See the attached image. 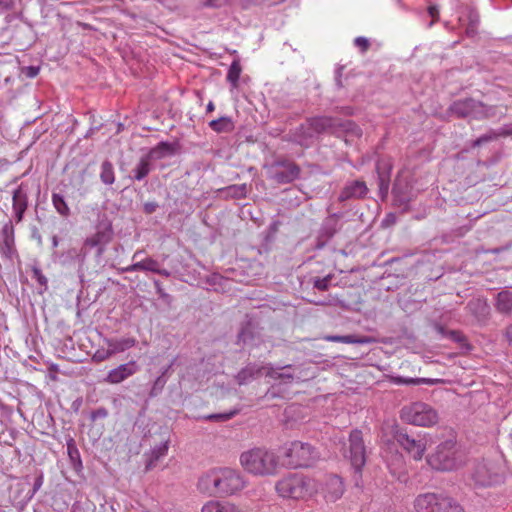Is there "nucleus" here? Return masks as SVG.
I'll return each mask as SVG.
<instances>
[{
  "mask_svg": "<svg viewBox=\"0 0 512 512\" xmlns=\"http://www.w3.org/2000/svg\"><path fill=\"white\" fill-rule=\"evenodd\" d=\"M245 487L242 476L230 468L213 469L198 481V489L206 494L233 495Z\"/></svg>",
  "mask_w": 512,
  "mask_h": 512,
  "instance_id": "nucleus-1",
  "label": "nucleus"
},
{
  "mask_svg": "<svg viewBox=\"0 0 512 512\" xmlns=\"http://www.w3.org/2000/svg\"><path fill=\"white\" fill-rule=\"evenodd\" d=\"M243 469L255 476H272L278 472L279 457L265 447H254L240 455Z\"/></svg>",
  "mask_w": 512,
  "mask_h": 512,
  "instance_id": "nucleus-2",
  "label": "nucleus"
},
{
  "mask_svg": "<svg viewBox=\"0 0 512 512\" xmlns=\"http://www.w3.org/2000/svg\"><path fill=\"white\" fill-rule=\"evenodd\" d=\"M275 490L282 498L307 500L319 492V481L301 474H290L277 481Z\"/></svg>",
  "mask_w": 512,
  "mask_h": 512,
  "instance_id": "nucleus-3",
  "label": "nucleus"
},
{
  "mask_svg": "<svg viewBox=\"0 0 512 512\" xmlns=\"http://www.w3.org/2000/svg\"><path fill=\"white\" fill-rule=\"evenodd\" d=\"M400 418L407 424L419 427H432L439 422L438 411L430 404L420 401L404 406L400 411Z\"/></svg>",
  "mask_w": 512,
  "mask_h": 512,
  "instance_id": "nucleus-4",
  "label": "nucleus"
},
{
  "mask_svg": "<svg viewBox=\"0 0 512 512\" xmlns=\"http://www.w3.org/2000/svg\"><path fill=\"white\" fill-rule=\"evenodd\" d=\"M416 512H465L454 499L435 493L420 494L414 501Z\"/></svg>",
  "mask_w": 512,
  "mask_h": 512,
  "instance_id": "nucleus-5",
  "label": "nucleus"
},
{
  "mask_svg": "<svg viewBox=\"0 0 512 512\" xmlns=\"http://www.w3.org/2000/svg\"><path fill=\"white\" fill-rule=\"evenodd\" d=\"M318 458V453L308 443L294 441L283 452V465L289 468L307 467Z\"/></svg>",
  "mask_w": 512,
  "mask_h": 512,
  "instance_id": "nucleus-6",
  "label": "nucleus"
},
{
  "mask_svg": "<svg viewBox=\"0 0 512 512\" xmlns=\"http://www.w3.org/2000/svg\"><path fill=\"white\" fill-rule=\"evenodd\" d=\"M457 454L456 442L450 439L439 444L427 461L436 470L450 471L459 465Z\"/></svg>",
  "mask_w": 512,
  "mask_h": 512,
  "instance_id": "nucleus-7",
  "label": "nucleus"
},
{
  "mask_svg": "<svg viewBox=\"0 0 512 512\" xmlns=\"http://www.w3.org/2000/svg\"><path fill=\"white\" fill-rule=\"evenodd\" d=\"M398 445L414 460H422L427 449L426 435H418L417 438L410 436L407 432L399 430L395 434Z\"/></svg>",
  "mask_w": 512,
  "mask_h": 512,
  "instance_id": "nucleus-8",
  "label": "nucleus"
},
{
  "mask_svg": "<svg viewBox=\"0 0 512 512\" xmlns=\"http://www.w3.org/2000/svg\"><path fill=\"white\" fill-rule=\"evenodd\" d=\"M349 460L357 472H361L366 463V449L362 432L354 429L349 435Z\"/></svg>",
  "mask_w": 512,
  "mask_h": 512,
  "instance_id": "nucleus-9",
  "label": "nucleus"
},
{
  "mask_svg": "<svg viewBox=\"0 0 512 512\" xmlns=\"http://www.w3.org/2000/svg\"><path fill=\"white\" fill-rule=\"evenodd\" d=\"M321 493L326 502H335L340 499L344 493V484L337 475H329L325 480L319 483Z\"/></svg>",
  "mask_w": 512,
  "mask_h": 512,
  "instance_id": "nucleus-10",
  "label": "nucleus"
},
{
  "mask_svg": "<svg viewBox=\"0 0 512 512\" xmlns=\"http://www.w3.org/2000/svg\"><path fill=\"white\" fill-rule=\"evenodd\" d=\"M139 370L136 361L132 360L127 363L118 365L111 369L106 375L104 381L108 384H120L129 377L133 376Z\"/></svg>",
  "mask_w": 512,
  "mask_h": 512,
  "instance_id": "nucleus-11",
  "label": "nucleus"
},
{
  "mask_svg": "<svg viewBox=\"0 0 512 512\" xmlns=\"http://www.w3.org/2000/svg\"><path fill=\"white\" fill-rule=\"evenodd\" d=\"M113 230L110 222H100L97 225V231L92 236L88 237L84 246L87 247H98L100 246L99 253H102L103 246L108 244L112 240Z\"/></svg>",
  "mask_w": 512,
  "mask_h": 512,
  "instance_id": "nucleus-12",
  "label": "nucleus"
},
{
  "mask_svg": "<svg viewBox=\"0 0 512 512\" xmlns=\"http://www.w3.org/2000/svg\"><path fill=\"white\" fill-rule=\"evenodd\" d=\"M481 108V103L473 99H464L454 102L451 106V111L458 117H477L478 110Z\"/></svg>",
  "mask_w": 512,
  "mask_h": 512,
  "instance_id": "nucleus-13",
  "label": "nucleus"
},
{
  "mask_svg": "<svg viewBox=\"0 0 512 512\" xmlns=\"http://www.w3.org/2000/svg\"><path fill=\"white\" fill-rule=\"evenodd\" d=\"M125 271L127 272H135V271H150L153 273H157L159 275L168 277L170 275V272L166 269H161L159 263L152 259V258H146L142 261L136 262L127 268H125Z\"/></svg>",
  "mask_w": 512,
  "mask_h": 512,
  "instance_id": "nucleus-14",
  "label": "nucleus"
},
{
  "mask_svg": "<svg viewBox=\"0 0 512 512\" xmlns=\"http://www.w3.org/2000/svg\"><path fill=\"white\" fill-rule=\"evenodd\" d=\"M201 512H242L239 505L227 500H210L206 502Z\"/></svg>",
  "mask_w": 512,
  "mask_h": 512,
  "instance_id": "nucleus-15",
  "label": "nucleus"
},
{
  "mask_svg": "<svg viewBox=\"0 0 512 512\" xmlns=\"http://www.w3.org/2000/svg\"><path fill=\"white\" fill-rule=\"evenodd\" d=\"M13 210L15 213L16 222H21L23 218V214L28 206V197L27 193L23 190L22 185H20L13 193Z\"/></svg>",
  "mask_w": 512,
  "mask_h": 512,
  "instance_id": "nucleus-16",
  "label": "nucleus"
},
{
  "mask_svg": "<svg viewBox=\"0 0 512 512\" xmlns=\"http://www.w3.org/2000/svg\"><path fill=\"white\" fill-rule=\"evenodd\" d=\"M333 126V119L326 116L312 117L304 123V129H312L317 135L330 130Z\"/></svg>",
  "mask_w": 512,
  "mask_h": 512,
  "instance_id": "nucleus-17",
  "label": "nucleus"
},
{
  "mask_svg": "<svg viewBox=\"0 0 512 512\" xmlns=\"http://www.w3.org/2000/svg\"><path fill=\"white\" fill-rule=\"evenodd\" d=\"M103 343L105 346H108V349L113 356L117 353L124 352L134 347L136 344V339L132 337L121 339L106 338L104 339Z\"/></svg>",
  "mask_w": 512,
  "mask_h": 512,
  "instance_id": "nucleus-18",
  "label": "nucleus"
},
{
  "mask_svg": "<svg viewBox=\"0 0 512 512\" xmlns=\"http://www.w3.org/2000/svg\"><path fill=\"white\" fill-rule=\"evenodd\" d=\"M300 173L299 167L294 163H287L276 171L274 179L278 183H290L295 180Z\"/></svg>",
  "mask_w": 512,
  "mask_h": 512,
  "instance_id": "nucleus-19",
  "label": "nucleus"
},
{
  "mask_svg": "<svg viewBox=\"0 0 512 512\" xmlns=\"http://www.w3.org/2000/svg\"><path fill=\"white\" fill-rule=\"evenodd\" d=\"M368 189L363 181H354L346 186L340 194V200L344 201L349 198H361L366 195Z\"/></svg>",
  "mask_w": 512,
  "mask_h": 512,
  "instance_id": "nucleus-20",
  "label": "nucleus"
},
{
  "mask_svg": "<svg viewBox=\"0 0 512 512\" xmlns=\"http://www.w3.org/2000/svg\"><path fill=\"white\" fill-rule=\"evenodd\" d=\"M323 340L328 342H339L345 344H369L374 342V339L372 337L359 335H327L323 337Z\"/></svg>",
  "mask_w": 512,
  "mask_h": 512,
  "instance_id": "nucleus-21",
  "label": "nucleus"
},
{
  "mask_svg": "<svg viewBox=\"0 0 512 512\" xmlns=\"http://www.w3.org/2000/svg\"><path fill=\"white\" fill-rule=\"evenodd\" d=\"M496 308L501 313L512 311V293L509 291L499 292L497 295Z\"/></svg>",
  "mask_w": 512,
  "mask_h": 512,
  "instance_id": "nucleus-22",
  "label": "nucleus"
},
{
  "mask_svg": "<svg viewBox=\"0 0 512 512\" xmlns=\"http://www.w3.org/2000/svg\"><path fill=\"white\" fill-rule=\"evenodd\" d=\"M316 136L317 133H314L312 129H304V123L300 125L296 132L297 141L301 146H310Z\"/></svg>",
  "mask_w": 512,
  "mask_h": 512,
  "instance_id": "nucleus-23",
  "label": "nucleus"
},
{
  "mask_svg": "<svg viewBox=\"0 0 512 512\" xmlns=\"http://www.w3.org/2000/svg\"><path fill=\"white\" fill-rule=\"evenodd\" d=\"M209 126L217 133L230 132L234 129L233 121L229 117H220L219 119L212 120Z\"/></svg>",
  "mask_w": 512,
  "mask_h": 512,
  "instance_id": "nucleus-24",
  "label": "nucleus"
},
{
  "mask_svg": "<svg viewBox=\"0 0 512 512\" xmlns=\"http://www.w3.org/2000/svg\"><path fill=\"white\" fill-rule=\"evenodd\" d=\"M101 181L106 185H112L115 182V174L112 163L104 161L101 165Z\"/></svg>",
  "mask_w": 512,
  "mask_h": 512,
  "instance_id": "nucleus-25",
  "label": "nucleus"
},
{
  "mask_svg": "<svg viewBox=\"0 0 512 512\" xmlns=\"http://www.w3.org/2000/svg\"><path fill=\"white\" fill-rule=\"evenodd\" d=\"M150 172V159L143 157L140 159L138 165L134 169V178L138 181L145 178Z\"/></svg>",
  "mask_w": 512,
  "mask_h": 512,
  "instance_id": "nucleus-26",
  "label": "nucleus"
},
{
  "mask_svg": "<svg viewBox=\"0 0 512 512\" xmlns=\"http://www.w3.org/2000/svg\"><path fill=\"white\" fill-rule=\"evenodd\" d=\"M167 451H168V442L167 441H165L161 445L155 447L151 452L150 459L147 463V468L150 469V468L154 467L155 462H157L160 458L165 456L167 454Z\"/></svg>",
  "mask_w": 512,
  "mask_h": 512,
  "instance_id": "nucleus-27",
  "label": "nucleus"
},
{
  "mask_svg": "<svg viewBox=\"0 0 512 512\" xmlns=\"http://www.w3.org/2000/svg\"><path fill=\"white\" fill-rule=\"evenodd\" d=\"M52 203L56 211L64 216L67 217L70 214V208L68 207L66 201L64 200L63 196L57 193L52 194Z\"/></svg>",
  "mask_w": 512,
  "mask_h": 512,
  "instance_id": "nucleus-28",
  "label": "nucleus"
},
{
  "mask_svg": "<svg viewBox=\"0 0 512 512\" xmlns=\"http://www.w3.org/2000/svg\"><path fill=\"white\" fill-rule=\"evenodd\" d=\"M442 380L440 379H429V378H402V377H397L394 382L396 384H407V385H419V384H428V385H433V384H436V383H439L441 382Z\"/></svg>",
  "mask_w": 512,
  "mask_h": 512,
  "instance_id": "nucleus-29",
  "label": "nucleus"
},
{
  "mask_svg": "<svg viewBox=\"0 0 512 512\" xmlns=\"http://www.w3.org/2000/svg\"><path fill=\"white\" fill-rule=\"evenodd\" d=\"M241 71L242 69L239 61H233L227 73V80L232 84L234 88L238 86Z\"/></svg>",
  "mask_w": 512,
  "mask_h": 512,
  "instance_id": "nucleus-30",
  "label": "nucleus"
},
{
  "mask_svg": "<svg viewBox=\"0 0 512 512\" xmlns=\"http://www.w3.org/2000/svg\"><path fill=\"white\" fill-rule=\"evenodd\" d=\"M111 357L112 355L108 349V346L103 345L95 351V353L92 356V360L96 363H101L103 361L108 360Z\"/></svg>",
  "mask_w": 512,
  "mask_h": 512,
  "instance_id": "nucleus-31",
  "label": "nucleus"
},
{
  "mask_svg": "<svg viewBox=\"0 0 512 512\" xmlns=\"http://www.w3.org/2000/svg\"><path fill=\"white\" fill-rule=\"evenodd\" d=\"M259 372L260 369L255 370L253 367H246L245 369L241 370L238 374L239 383L245 382L248 378L253 377L255 373Z\"/></svg>",
  "mask_w": 512,
  "mask_h": 512,
  "instance_id": "nucleus-32",
  "label": "nucleus"
},
{
  "mask_svg": "<svg viewBox=\"0 0 512 512\" xmlns=\"http://www.w3.org/2000/svg\"><path fill=\"white\" fill-rule=\"evenodd\" d=\"M354 45L359 48L361 52H366L370 47V42L367 38L359 36L354 39Z\"/></svg>",
  "mask_w": 512,
  "mask_h": 512,
  "instance_id": "nucleus-33",
  "label": "nucleus"
},
{
  "mask_svg": "<svg viewBox=\"0 0 512 512\" xmlns=\"http://www.w3.org/2000/svg\"><path fill=\"white\" fill-rule=\"evenodd\" d=\"M236 414V411H231L229 413H221V414H211L207 416V419L214 421H226L231 419Z\"/></svg>",
  "mask_w": 512,
  "mask_h": 512,
  "instance_id": "nucleus-34",
  "label": "nucleus"
},
{
  "mask_svg": "<svg viewBox=\"0 0 512 512\" xmlns=\"http://www.w3.org/2000/svg\"><path fill=\"white\" fill-rule=\"evenodd\" d=\"M330 279H331L330 276L325 277V278H317L314 281V287L319 290L325 291L328 289Z\"/></svg>",
  "mask_w": 512,
  "mask_h": 512,
  "instance_id": "nucleus-35",
  "label": "nucleus"
},
{
  "mask_svg": "<svg viewBox=\"0 0 512 512\" xmlns=\"http://www.w3.org/2000/svg\"><path fill=\"white\" fill-rule=\"evenodd\" d=\"M428 14L432 18V21L430 22L429 26H433L435 22L439 20V9L436 5H430L428 7Z\"/></svg>",
  "mask_w": 512,
  "mask_h": 512,
  "instance_id": "nucleus-36",
  "label": "nucleus"
},
{
  "mask_svg": "<svg viewBox=\"0 0 512 512\" xmlns=\"http://www.w3.org/2000/svg\"><path fill=\"white\" fill-rule=\"evenodd\" d=\"M448 336L458 343H462L465 341L464 335L458 331H450Z\"/></svg>",
  "mask_w": 512,
  "mask_h": 512,
  "instance_id": "nucleus-37",
  "label": "nucleus"
},
{
  "mask_svg": "<svg viewBox=\"0 0 512 512\" xmlns=\"http://www.w3.org/2000/svg\"><path fill=\"white\" fill-rule=\"evenodd\" d=\"M157 204L154 202H148L144 205V212L147 214H151L156 210Z\"/></svg>",
  "mask_w": 512,
  "mask_h": 512,
  "instance_id": "nucleus-38",
  "label": "nucleus"
},
{
  "mask_svg": "<svg viewBox=\"0 0 512 512\" xmlns=\"http://www.w3.org/2000/svg\"><path fill=\"white\" fill-rule=\"evenodd\" d=\"M279 380L290 382L293 379V376L291 374L286 373H279Z\"/></svg>",
  "mask_w": 512,
  "mask_h": 512,
  "instance_id": "nucleus-39",
  "label": "nucleus"
},
{
  "mask_svg": "<svg viewBox=\"0 0 512 512\" xmlns=\"http://www.w3.org/2000/svg\"><path fill=\"white\" fill-rule=\"evenodd\" d=\"M277 374H279V372L274 369H270L267 372V376H269L272 379L279 380V375H277Z\"/></svg>",
  "mask_w": 512,
  "mask_h": 512,
  "instance_id": "nucleus-40",
  "label": "nucleus"
},
{
  "mask_svg": "<svg viewBox=\"0 0 512 512\" xmlns=\"http://www.w3.org/2000/svg\"><path fill=\"white\" fill-rule=\"evenodd\" d=\"M489 137H480L474 142V146H479L482 142L488 141Z\"/></svg>",
  "mask_w": 512,
  "mask_h": 512,
  "instance_id": "nucleus-41",
  "label": "nucleus"
},
{
  "mask_svg": "<svg viewBox=\"0 0 512 512\" xmlns=\"http://www.w3.org/2000/svg\"><path fill=\"white\" fill-rule=\"evenodd\" d=\"M506 337L508 341L512 344V326L507 329Z\"/></svg>",
  "mask_w": 512,
  "mask_h": 512,
  "instance_id": "nucleus-42",
  "label": "nucleus"
},
{
  "mask_svg": "<svg viewBox=\"0 0 512 512\" xmlns=\"http://www.w3.org/2000/svg\"><path fill=\"white\" fill-rule=\"evenodd\" d=\"M37 279H38L39 283L42 284V285H45L46 282H47L46 278L44 276H42V275H39Z\"/></svg>",
  "mask_w": 512,
  "mask_h": 512,
  "instance_id": "nucleus-43",
  "label": "nucleus"
},
{
  "mask_svg": "<svg viewBox=\"0 0 512 512\" xmlns=\"http://www.w3.org/2000/svg\"><path fill=\"white\" fill-rule=\"evenodd\" d=\"M230 189H232V190H240L242 195L245 194V187H242V188L231 187Z\"/></svg>",
  "mask_w": 512,
  "mask_h": 512,
  "instance_id": "nucleus-44",
  "label": "nucleus"
},
{
  "mask_svg": "<svg viewBox=\"0 0 512 512\" xmlns=\"http://www.w3.org/2000/svg\"><path fill=\"white\" fill-rule=\"evenodd\" d=\"M207 110L208 111H213L214 110V104L212 102H209L208 105H207Z\"/></svg>",
  "mask_w": 512,
  "mask_h": 512,
  "instance_id": "nucleus-45",
  "label": "nucleus"
},
{
  "mask_svg": "<svg viewBox=\"0 0 512 512\" xmlns=\"http://www.w3.org/2000/svg\"><path fill=\"white\" fill-rule=\"evenodd\" d=\"M384 185H385V188L387 189V187H388L387 184L384 183L383 178H380V188L382 189L384 187Z\"/></svg>",
  "mask_w": 512,
  "mask_h": 512,
  "instance_id": "nucleus-46",
  "label": "nucleus"
},
{
  "mask_svg": "<svg viewBox=\"0 0 512 512\" xmlns=\"http://www.w3.org/2000/svg\"><path fill=\"white\" fill-rule=\"evenodd\" d=\"M31 70L32 73L30 74V76H36L38 69L31 68Z\"/></svg>",
  "mask_w": 512,
  "mask_h": 512,
  "instance_id": "nucleus-47",
  "label": "nucleus"
}]
</instances>
